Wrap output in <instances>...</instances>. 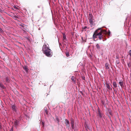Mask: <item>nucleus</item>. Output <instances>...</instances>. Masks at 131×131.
I'll return each mask as SVG.
<instances>
[{
	"label": "nucleus",
	"instance_id": "nucleus-1",
	"mask_svg": "<svg viewBox=\"0 0 131 131\" xmlns=\"http://www.w3.org/2000/svg\"><path fill=\"white\" fill-rule=\"evenodd\" d=\"M42 50L43 53L47 57H51L52 56V53L48 45L44 44L43 46Z\"/></svg>",
	"mask_w": 131,
	"mask_h": 131
},
{
	"label": "nucleus",
	"instance_id": "nucleus-2",
	"mask_svg": "<svg viewBox=\"0 0 131 131\" xmlns=\"http://www.w3.org/2000/svg\"><path fill=\"white\" fill-rule=\"evenodd\" d=\"M103 31L101 28H99L97 29L94 32L93 35V37L95 38H96L97 36H99V39L101 40L103 39L102 35Z\"/></svg>",
	"mask_w": 131,
	"mask_h": 131
},
{
	"label": "nucleus",
	"instance_id": "nucleus-3",
	"mask_svg": "<svg viewBox=\"0 0 131 131\" xmlns=\"http://www.w3.org/2000/svg\"><path fill=\"white\" fill-rule=\"evenodd\" d=\"M99 115L100 116V118L102 119L103 117V113L101 112L100 111L99 107H98L97 109Z\"/></svg>",
	"mask_w": 131,
	"mask_h": 131
},
{
	"label": "nucleus",
	"instance_id": "nucleus-4",
	"mask_svg": "<svg viewBox=\"0 0 131 131\" xmlns=\"http://www.w3.org/2000/svg\"><path fill=\"white\" fill-rule=\"evenodd\" d=\"M71 122L70 124L71 125V127L73 129H74V122L73 119L72 118H71Z\"/></svg>",
	"mask_w": 131,
	"mask_h": 131
},
{
	"label": "nucleus",
	"instance_id": "nucleus-5",
	"mask_svg": "<svg viewBox=\"0 0 131 131\" xmlns=\"http://www.w3.org/2000/svg\"><path fill=\"white\" fill-rule=\"evenodd\" d=\"M89 23L91 24L92 25H93L92 17L91 16H90L89 17Z\"/></svg>",
	"mask_w": 131,
	"mask_h": 131
},
{
	"label": "nucleus",
	"instance_id": "nucleus-6",
	"mask_svg": "<svg viewBox=\"0 0 131 131\" xmlns=\"http://www.w3.org/2000/svg\"><path fill=\"white\" fill-rule=\"evenodd\" d=\"M12 110L13 111L16 112L17 111V108L15 105H13L12 106Z\"/></svg>",
	"mask_w": 131,
	"mask_h": 131
},
{
	"label": "nucleus",
	"instance_id": "nucleus-7",
	"mask_svg": "<svg viewBox=\"0 0 131 131\" xmlns=\"http://www.w3.org/2000/svg\"><path fill=\"white\" fill-rule=\"evenodd\" d=\"M19 121L18 120L15 119L14 121V124L15 125V126L16 127L19 124Z\"/></svg>",
	"mask_w": 131,
	"mask_h": 131
},
{
	"label": "nucleus",
	"instance_id": "nucleus-8",
	"mask_svg": "<svg viewBox=\"0 0 131 131\" xmlns=\"http://www.w3.org/2000/svg\"><path fill=\"white\" fill-rule=\"evenodd\" d=\"M66 122L65 124L66 126L67 127H69L70 123L69 121L67 119H66L65 120Z\"/></svg>",
	"mask_w": 131,
	"mask_h": 131
},
{
	"label": "nucleus",
	"instance_id": "nucleus-9",
	"mask_svg": "<svg viewBox=\"0 0 131 131\" xmlns=\"http://www.w3.org/2000/svg\"><path fill=\"white\" fill-rule=\"evenodd\" d=\"M63 41L65 42L67 41L66 35L65 34H63Z\"/></svg>",
	"mask_w": 131,
	"mask_h": 131
},
{
	"label": "nucleus",
	"instance_id": "nucleus-10",
	"mask_svg": "<svg viewBox=\"0 0 131 131\" xmlns=\"http://www.w3.org/2000/svg\"><path fill=\"white\" fill-rule=\"evenodd\" d=\"M113 84L114 88H116L117 87L116 82L115 81H113Z\"/></svg>",
	"mask_w": 131,
	"mask_h": 131
},
{
	"label": "nucleus",
	"instance_id": "nucleus-11",
	"mask_svg": "<svg viewBox=\"0 0 131 131\" xmlns=\"http://www.w3.org/2000/svg\"><path fill=\"white\" fill-rule=\"evenodd\" d=\"M109 65L108 63H106L105 65V67H106V69H108L109 68Z\"/></svg>",
	"mask_w": 131,
	"mask_h": 131
},
{
	"label": "nucleus",
	"instance_id": "nucleus-12",
	"mask_svg": "<svg viewBox=\"0 0 131 131\" xmlns=\"http://www.w3.org/2000/svg\"><path fill=\"white\" fill-rule=\"evenodd\" d=\"M119 84L120 85L121 87L124 86V82L123 81H120L119 82Z\"/></svg>",
	"mask_w": 131,
	"mask_h": 131
},
{
	"label": "nucleus",
	"instance_id": "nucleus-13",
	"mask_svg": "<svg viewBox=\"0 0 131 131\" xmlns=\"http://www.w3.org/2000/svg\"><path fill=\"white\" fill-rule=\"evenodd\" d=\"M106 85L107 88L109 90H110L111 88L109 84L107 83H106Z\"/></svg>",
	"mask_w": 131,
	"mask_h": 131
},
{
	"label": "nucleus",
	"instance_id": "nucleus-14",
	"mask_svg": "<svg viewBox=\"0 0 131 131\" xmlns=\"http://www.w3.org/2000/svg\"><path fill=\"white\" fill-rule=\"evenodd\" d=\"M23 68L24 69V70H25V71L26 72H27L28 71V69L27 68V66H25L24 67H23Z\"/></svg>",
	"mask_w": 131,
	"mask_h": 131
},
{
	"label": "nucleus",
	"instance_id": "nucleus-15",
	"mask_svg": "<svg viewBox=\"0 0 131 131\" xmlns=\"http://www.w3.org/2000/svg\"><path fill=\"white\" fill-rule=\"evenodd\" d=\"M96 49H97L98 50H100V45H99V44H97L96 45Z\"/></svg>",
	"mask_w": 131,
	"mask_h": 131
},
{
	"label": "nucleus",
	"instance_id": "nucleus-16",
	"mask_svg": "<svg viewBox=\"0 0 131 131\" xmlns=\"http://www.w3.org/2000/svg\"><path fill=\"white\" fill-rule=\"evenodd\" d=\"M71 80L72 81L74 82L75 83V80H74V77L73 76L71 78Z\"/></svg>",
	"mask_w": 131,
	"mask_h": 131
},
{
	"label": "nucleus",
	"instance_id": "nucleus-17",
	"mask_svg": "<svg viewBox=\"0 0 131 131\" xmlns=\"http://www.w3.org/2000/svg\"><path fill=\"white\" fill-rule=\"evenodd\" d=\"M6 81L7 82H10V80L7 77L6 78Z\"/></svg>",
	"mask_w": 131,
	"mask_h": 131
},
{
	"label": "nucleus",
	"instance_id": "nucleus-18",
	"mask_svg": "<svg viewBox=\"0 0 131 131\" xmlns=\"http://www.w3.org/2000/svg\"><path fill=\"white\" fill-rule=\"evenodd\" d=\"M108 113L109 115L112 116V114L111 113V110H110L109 109L108 110Z\"/></svg>",
	"mask_w": 131,
	"mask_h": 131
},
{
	"label": "nucleus",
	"instance_id": "nucleus-19",
	"mask_svg": "<svg viewBox=\"0 0 131 131\" xmlns=\"http://www.w3.org/2000/svg\"><path fill=\"white\" fill-rule=\"evenodd\" d=\"M44 110H45L46 113L47 114H48V112L47 111V108H45L44 109Z\"/></svg>",
	"mask_w": 131,
	"mask_h": 131
},
{
	"label": "nucleus",
	"instance_id": "nucleus-20",
	"mask_svg": "<svg viewBox=\"0 0 131 131\" xmlns=\"http://www.w3.org/2000/svg\"><path fill=\"white\" fill-rule=\"evenodd\" d=\"M0 86L3 88H4V86L3 85L2 83L1 82H0Z\"/></svg>",
	"mask_w": 131,
	"mask_h": 131
},
{
	"label": "nucleus",
	"instance_id": "nucleus-21",
	"mask_svg": "<svg viewBox=\"0 0 131 131\" xmlns=\"http://www.w3.org/2000/svg\"><path fill=\"white\" fill-rule=\"evenodd\" d=\"M56 120L58 121V123L59 124V121L58 117H57L56 118Z\"/></svg>",
	"mask_w": 131,
	"mask_h": 131
},
{
	"label": "nucleus",
	"instance_id": "nucleus-22",
	"mask_svg": "<svg viewBox=\"0 0 131 131\" xmlns=\"http://www.w3.org/2000/svg\"><path fill=\"white\" fill-rule=\"evenodd\" d=\"M116 59L118 60H116V61L117 62L118 60H119V56L118 55H117L116 56Z\"/></svg>",
	"mask_w": 131,
	"mask_h": 131
},
{
	"label": "nucleus",
	"instance_id": "nucleus-23",
	"mask_svg": "<svg viewBox=\"0 0 131 131\" xmlns=\"http://www.w3.org/2000/svg\"><path fill=\"white\" fill-rule=\"evenodd\" d=\"M66 55L67 57H68L69 56V53L68 52H67L66 53Z\"/></svg>",
	"mask_w": 131,
	"mask_h": 131
},
{
	"label": "nucleus",
	"instance_id": "nucleus-24",
	"mask_svg": "<svg viewBox=\"0 0 131 131\" xmlns=\"http://www.w3.org/2000/svg\"><path fill=\"white\" fill-rule=\"evenodd\" d=\"M87 28V27L86 26H85L84 27H82V29H85V31H86V29Z\"/></svg>",
	"mask_w": 131,
	"mask_h": 131
},
{
	"label": "nucleus",
	"instance_id": "nucleus-25",
	"mask_svg": "<svg viewBox=\"0 0 131 131\" xmlns=\"http://www.w3.org/2000/svg\"><path fill=\"white\" fill-rule=\"evenodd\" d=\"M129 53L130 56H131V50H130L129 52Z\"/></svg>",
	"mask_w": 131,
	"mask_h": 131
},
{
	"label": "nucleus",
	"instance_id": "nucleus-26",
	"mask_svg": "<svg viewBox=\"0 0 131 131\" xmlns=\"http://www.w3.org/2000/svg\"><path fill=\"white\" fill-rule=\"evenodd\" d=\"M3 32V31L2 29L0 27V32Z\"/></svg>",
	"mask_w": 131,
	"mask_h": 131
},
{
	"label": "nucleus",
	"instance_id": "nucleus-27",
	"mask_svg": "<svg viewBox=\"0 0 131 131\" xmlns=\"http://www.w3.org/2000/svg\"><path fill=\"white\" fill-rule=\"evenodd\" d=\"M18 16H15V15H13V16L15 18H18Z\"/></svg>",
	"mask_w": 131,
	"mask_h": 131
},
{
	"label": "nucleus",
	"instance_id": "nucleus-28",
	"mask_svg": "<svg viewBox=\"0 0 131 131\" xmlns=\"http://www.w3.org/2000/svg\"><path fill=\"white\" fill-rule=\"evenodd\" d=\"M14 8H15V9H18V7H16L15 6H14Z\"/></svg>",
	"mask_w": 131,
	"mask_h": 131
},
{
	"label": "nucleus",
	"instance_id": "nucleus-29",
	"mask_svg": "<svg viewBox=\"0 0 131 131\" xmlns=\"http://www.w3.org/2000/svg\"><path fill=\"white\" fill-rule=\"evenodd\" d=\"M110 31H109L108 32V34L109 35H110Z\"/></svg>",
	"mask_w": 131,
	"mask_h": 131
},
{
	"label": "nucleus",
	"instance_id": "nucleus-30",
	"mask_svg": "<svg viewBox=\"0 0 131 131\" xmlns=\"http://www.w3.org/2000/svg\"><path fill=\"white\" fill-rule=\"evenodd\" d=\"M1 125L0 124V129H1Z\"/></svg>",
	"mask_w": 131,
	"mask_h": 131
},
{
	"label": "nucleus",
	"instance_id": "nucleus-31",
	"mask_svg": "<svg viewBox=\"0 0 131 131\" xmlns=\"http://www.w3.org/2000/svg\"><path fill=\"white\" fill-rule=\"evenodd\" d=\"M85 77H84V78H83V80H85Z\"/></svg>",
	"mask_w": 131,
	"mask_h": 131
},
{
	"label": "nucleus",
	"instance_id": "nucleus-32",
	"mask_svg": "<svg viewBox=\"0 0 131 131\" xmlns=\"http://www.w3.org/2000/svg\"><path fill=\"white\" fill-rule=\"evenodd\" d=\"M38 8H39L40 7V6H38Z\"/></svg>",
	"mask_w": 131,
	"mask_h": 131
},
{
	"label": "nucleus",
	"instance_id": "nucleus-33",
	"mask_svg": "<svg viewBox=\"0 0 131 131\" xmlns=\"http://www.w3.org/2000/svg\"><path fill=\"white\" fill-rule=\"evenodd\" d=\"M103 102V104H104V102H103H103Z\"/></svg>",
	"mask_w": 131,
	"mask_h": 131
},
{
	"label": "nucleus",
	"instance_id": "nucleus-34",
	"mask_svg": "<svg viewBox=\"0 0 131 131\" xmlns=\"http://www.w3.org/2000/svg\"><path fill=\"white\" fill-rule=\"evenodd\" d=\"M128 66H129V64H128Z\"/></svg>",
	"mask_w": 131,
	"mask_h": 131
},
{
	"label": "nucleus",
	"instance_id": "nucleus-35",
	"mask_svg": "<svg viewBox=\"0 0 131 131\" xmlns=\"http://www.w3.org/2000/svg\"><path fill=\"white\" fill-rule=\"evenodd\" d=\"M88 28V29H89V28Z\"/></svg>",
	"mask_w": 131,
	"mask_h": 131
},
{
	"label": "nucleus",
	"instance_id": "nucleus-36",
	"mask_svg": "<svg viewBox=\"0 0 131 131\" xmlns=\"http://www.w3.org/2000/svg\"><path fill=\"white\" fill-rule=\"evenodd\" d=\"M0 58H1V57L0 56Z\"/></svg>",
	"mask_w": 131,
	"mask_h": 131
}]
</instances>
